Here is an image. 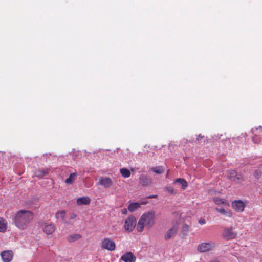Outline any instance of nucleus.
I'll return each mask as SVG.
<instances>
[{
  "mask_svg": "<svg viewBox=\"0 0 262 262\" xmlns=\"http://www.w3.org/2000/svg\"><path fill=\"white\" fill-rule=\"evenodd\" d=\"M33 217L34 214L32 212L27 210H20L15 214L14 224L20 230H25L27 229Z\"/></svg>",
  "mask_w": 262,
  "mask_h": 262,
  "instance_id": "nucleus-1",
  "label": "nucleus"
},
{
  "mask_svg": "<svg viewBox=\"0 0 262 262\" xmlns=\"http://www.w3.org/2000/svg\"><path fill=\"white\" fill-rule=\"evenodd\" d=\"M156 212L154 210L144 213L139 219L137 226V230L142 232L144 227L150 229L155 223Z\"/></svg>",
  "mask_w": 262,
  "mask_h": 262,
  "instance_id": "nucleus-2",
  "label": "nucleus"
},
{
  "mask_svg": "<svg viewBox=\"0 0 262 262\" xmlns=\"http://www.w3.org/2000/svg\"><path fill=\"white\" fill-rule=\"evenodd\" d=\"M215 247V243L214 242H204L198 246L197 250L201 253H204L212 250Z\"/></svg>",
  "mask_w": 262,
  "mask_h": 262,
  "instance_id": "nucleus-3",
  "label": "nucleus"
},
{
  "mask_svg": "<svg viewBox=\"0 0 262 262\" xmlns=\"http://www.w3.org/2000/svg\"><path fill=\"white\" fill-rule=\"evenodd\" d=\"M101 247L103 249L108 251H114L116 248V245L113 239L110 238H104L101 242Z\"/></svg>",
  "mask_w": 262,
  "mask_h": 262,
  "instance_id": "nucleus-4",
  "label": "nucleus"
},
{
  "mask_svg": "<svg viewBox=\"0 0 262 262\" xmlns=\"http://www.w3.org/2000/svg\"><path fill=\"white\" fill-rule=\"evenodd\" d=\"M136 225V219L133 216L128 217L125 221L124 227L126 231L132 232L135 228Z\"/></svg>",
  "mask_w": 262,
  "mask_h": 262,
  "instance_id": "nucleus-5",
  "label": "nucleus"
},
{
  "mask_svg": "<svg viewBox=\"0 0 262 262\" xmlns=\"http://www.w3.org/2000/svg\"><path fill=\"white\" fill-rule=\"evenodd\" d=\"M236 235V232L233 231L232 227L225 228L222 233V237L226 240L233 239Z\"/></svg>",
  "mask_w": 262,
  "mask_h": 262,
  "instance_id": "nucleus-6",
  "label": "nucleus"
},
{
  "mask_svg": "<svg viewBox=\"0 0 262 262\" xmlns=\"http://www.w3.org/2000/svg\"><path fill=\"white\" fill-rule=\"evenodd\" d=\"M227 177L236 183H238L243 181V178L241 174H238L235 170H229L227 171Z\"/></svg>",
  "mask_w": 262,
  "mask_h": 262,
  "instance_id": "nucleus-7",
  "label": "nucleus"
},
{
  "mask_svg": "<svg viewBox=\"0 0 262 262\" xmlns=\"http://www.w3.org/2000/svg\"><path fill=\"white\" fill-rule=\"evenodd\" d=\"M112 180L108 177H100L98 184L103 186L105 188H108L113 185Z\"/></svg>",
  "mask_w": 262,
  "mask_h": 262,
  "instance_id": "nucleus-8",
  "label": "nucleus"
},
{
  "mask_svg": "<svg viewBox=\"0 0 262 262\" xmlns=\"http://www.w3.org/2000/svg\"><path fill=\"white\" fill-rule=\"evenodd\" d=\"M1 256L3 262H11L13 258V253L11 250L3 251Z\"/></svg>",
  "mask_w": 262,
  "mask_h": 262,
  "instance_id": "nucleus-9",
  "label": "nucleus"
},
{
  "mask_svg": "<svg viewBox=\"0 0 262 262\" xmlns=\"http://www.w3.org/2000/svg\"><path fill=\"white\" fill-rule=\"evenodd\" d=\"M233 208L237 212H243L245 208V203L241 200H235L232 203Z\"/></svg>",
  "mask_w": 262,
  "mask_h": 262,
  "instance_id": "nucleus-10",
  "label": "nucleus"
},
{
  "mask_svg": "<svg viewBox=\"0 0 262 262\" xmlns=\"http://www.w3.org/2000/svg\"><path fill=\"white\" fill-rule=\"evenodd\" d=\"M178 225H173L170 229H169L166 233L164 238L166 240H168L171 238H173L176 235L178 231Z\"/></svg>",
  "mask_w": 262,
  "mask_h": 262,
  "instance_id": "nucleus-11",
  "label": "nucleus"
},
{
  "mask_svg": "<svg viewBox=\"0 0 262 262\" xmlns=\"http://www.w3.org/2000/svg\"><path fill=\"white\" fill-rule=\"evenodd\" d=\"M121 259L124 262H135L136 257L131 252H127L121 256Z\"/></svg>",
  "mask_w": 262,
  "mask_h": 262,
  "instance_id": "nucleus-12",
  "label": "nucleus"
},
{
  "mask_svg": "<svg viewBox=\"0 0 262 262\" xmlns=\"http://www.w3.org/2000/svg\"><path fill=\"white\" fill-rule=\"evenodd\" d=\"M253 133L254 134L255 137H253L252 138V140L255 143H258L260 142V140L257 137L259 135H261L262 134V127L259 126L256 128L254 130H253Z\"/></svg>",
  "mask_w": 262,
  "mask_h": 262,
  "instance_id": "nucleus-13",
  "label": "nucleus"
},
{
  "mask_svg": "<svg viewBox=\"0 0 262 262\" xmlns=\"http://www.w3.org/2000/svg\"><path fill=\"white\" fill-rule=\"evenodd\" d=\"M139 183L142 186L146 187L151 184L152 181L147 176H142L139 179Z\"/></svg>",
  "mask_w": 262,
  "mask_h": 262,
  "instance_id": "nucleus-14",
  "label": "nucleus"
},
{
  "mask_svg": "<svg viewBox=\"0 0 262 262\" xmlns=\"http://www.w3.org/2000/svg\"><path fill=\"white\" fill-rule=\"evenodd\" d=\"M91 199L88 196L78 198L76 200V203L78 205H89Z\"/></svg>",
  "mask_w": 262,
  "mask_h": 262,
  "instance_id": "nucleus-15",
  "label": "nucleus"
},
{
  "mask_svg": "<svg viewBox=\"0 0 262 262\" xmlns=\"http://www.w3.org/2000/svg\"><path fill=\"white\" fill-rule=\"evenodd\" d=\"M55 230V226L53 224L46 225L43 228V232L48 235L52 234Z\"/></svg>",
  "mask_w": 262,
  "mask_h": 262,
  "instance_id": "nucleus-16",
  "label": "nucleus"
},
{
  "mask_svg": "<svg viewBox=\"0 0 262 262\" xmlns=\"http://www.w3.org/2000/svg\"><path fill=\"white\" fill-rule=\"evenodd\" d=\"M49 170L48 169H37L35 171L34 174L38 178H42L49 173Z\"/></svg>",
  "mask_w": 262,
  "mask_h": 262,
  "instance_id": "nucleus-17",
  "label": "nucleus"
},
{
  "mask_svg": "<svg viewBox=\"0 0 262 262\" xmlns=\"http://www.w3.org/2000/svg\"><path fill=\"white\" fill-rule=\"evenodd\" d=\"M141 207L140 203L137 202H134L130 203L128 207V209L130 212H135L138 208Z\"/></svg>",
  "mask_w": 262,
  "mask_h": 262,
  "instance_id": "nucleus-18",
  "label": "nucleus"
},
{
  "mask_svg": "<svg viewBox=\"0 0 262 262\" xmlns=\"http://www.w3.org/2000/svg\"><path fill=\"white\" fill-rule=\"evenodd\" d=\"M173 183H179L182 185V188L183 190H185L188 187L187 182L182 178H178L174 180Z\"/></svg>",
  "mask_w": 262,
  "mask_h": 262,
  "instance_id": "nucleus-19",
  "label": "nucleus"
},
{
  "mask_svg": "<svg viewBox=\"0 0 262 262\" xmlns=\"http://www.w3.org/2000/svg\"><path fill=\"white\" fill-rule=\"evenodd\" d=\"M77 176V174L75 172L71 173L69 178L66 179L65 182L67 184H72L74 181L76 180Z\"/></svg>",
  "mask_w": 262,
  "mask_h": 262,
  "instance_id": "nucleus-20",
  "label": "nucleus"
},
{
  "mask_svg": "<svg viewBox=\"0 0 262 262\" xmlns=\"http://www.w3.org/2000/svg\"><path fill=\"white\" fill-rule=\"evenodd\" d=\"M81 237V236L79 234H74L69 235L67 239L69 242H73L79 239Z\"/></svg>",
  "mask_w": 262,
  "mask_h": 262,
  "instance_id": "nucleus-21",
  "label": "nucleus"
},
{
  "mask_svg": "<svg viewBox=\"0 0 262 262\" xmlns=\"http://www.w3.org/2000/svg\"><path fill=\"white\" fill-rule=\"evenodd\" d=\"M151 170L157 174H162L164 172V168L163 166H159L152 167Z\"/></svg>",
  "mask_w": 262,
  "mask_h": 262,
  "instance_id": "nucleus-22",
  "label": "nucleus"
},
{
  "mask_svg": "<svg viewBox=\"0 0 262 262\" xmlns=\"http://www.w3.org/2000/svg\"><path fill=\"white\" fill-rule=\"evenodd\" d=\"M120 172L122 176L125 178H128L130 176V171L126 168H122L120 169Z\"/></svg>",
  "mask_w": 262,
  "mask_h": 262,
  "instance_id": "nucleus-23",
  "label": "nucleus"
},
{
  "mask_svg": "<svg viewBox=\"0 0 262 262\" xmlns=\"http://www.w3.org/2000/svg\"><path fill=\"white\" fill-rule=\"evenodd\" d=\"M66 211L64 210L59 211L55 214V217L56 219H61L62 220H65Z\"/></svg>",
  "mask_w": 262,
  "mask_h": 262,
  "instance_id": "nucleus-24",
  "label": "nucleus"
},
{
  "mask_svg": "<svg viewBox=\"0 0 262 262\" xmlns=\"http://www.w3.org/2000/svg\"><path fill=\"white\" fill-rule=\"evenodd\" d=\"M6 224L5 222V219L0 218V232H4L6 230Z\"/></svg>",
  "mask_w": 262,
  "mask_h": 262,
  "instance_id": "nucleus-25",
  "label": "nucleus"
},
{
  "mask_svg": "<svg viewBox=\"0 0 262 262\" xmlns=\"http://www.w3.org/2000/svg\"><path fill=\"white\" fill-rule=\"evenodd\" d=\"M216 210L219 212L225 215L227 217H230L232 216V213L230 211H227L223 208L219 209L217 208Z\"/></svg>",
  "mask_w": 262,
  "mask_h": 262,
  "instance_id": "nucleus-26",
  "label": "nucleus"
},
{
  "mask_svg": "<svg viewBox=\"0 0 262 262\" xmlns=\"http://www.w3.org/2000/svg\"><path fill=\"white\" fill-rule=\"evenodd\" d=\"M189 227L188 225H187L186 224H183L182 227V234L184 236L187 235L189 232Z\"/></svg>",
  "mask_w": 262,
  "mask_h": 262,
  "instance_id": "nucleus-27",
  "label": "nucleus"
},
{
  "mask_svg": "<svg viewBox=\"0 0 262 262\" xmlns=\"http://www.w3.org/2000/svg\"><path fill=\"white\" fill-rule=\"evenodd\" d=\"M165 190L167 191L169 194L174 195L177 194V191L172 186H167L164 188Z\"/></svg>",
  "mask_w": 262,
  "mask_h": 262,
  "instance_id": "nucleus-28",
  "label": "nucleus"
},
{
  "mask_svg": "<svg viewBox=\"0 0 262 262\" xmlns=\"http://www.w3.org/2000/svg\"><path fill=\"white\" fill-rule=\"evenodd\" d=\"M214 201L217 204H224L225 202V200L224 199H220V198H215L214 199Z\"/></svg>",
  "mask_w": 262,
  "mask_h": 262,
  "instance_id": "nucleus-29",
  "label": "nucleus"
},
{
  "mask_svg": "<svg viewBox=\"0 0 262 262\" xmlns=\"http://www.w3.org/2000/svg\"><path fill=\"white\" fill-rule=\"evenodd\" d=\"M199 223L201 224V225H203V224H205L206 223V221H205V220L203 218H201L200 219H199Z\"/></svg>",
  "mask_w": 262,
  "mask_h": 262,
  "instance_id": "nucleus-30",
  "label": "nucleus"
},
{
  "mask_svg": "<svg viewBox=\"0 0 262 262\" xmlns=\"http://www.w3.org/2000/svg\"><path fill=\"white\" fill-rule=\"evenodd\" d=\"M77 217V215L75 213H71L70 215V218L71 219H75Z\"/></svg>",
  "mask_w": 262,
  "mask_h": 262,
  "instance_id": "nucleus-31",
  "label": "nucleus"
},
{
  "mask_svg": "<svg viewBox=\"0 0 262 262\" xmlns=\"http://www.w3.org/2000/svg\"><path fill=\"white\" fill-rule=\"evenodd\" d=\"M121 213L123 214H125L126 215L127 213V210L126 208H124L123 209H122L121 210Z\"/></svg>",
  "mask_w": 262,
  "mask_h": 262,
  "instance_id": "nucleus-32",
  "label": "nucleus"
},
{
  "mask_svg": "<svg viewBox=\"0 0 262 262\" xmlns=\"http://www.w3.org/2000/svg\"><path fill=\"white\" fill-rule=\"evenodd\" d=\"M209 262H219V261L218 260H211Z\"/></svg>",
  "mask_w": 262,
  "mask_h": 262,
  "instance_id": "nucleus-33",
  "label": "nucleus"
},
{
  "mask_svg": "<svg viewBox=\"0 0 262 262\" xmlns=\"http://www.w3.org/2000/svg\"><path fill=\"white\" fill-rule=\"evenodd\" d=\"M156 198L155 195H152V196H148V198Z\"/></svg>",
  "mask_w": 262,
  "mask_h": 262,
  "instance_id": "nucleus-34",
  "label": "nucleus"
}]
</instances>
